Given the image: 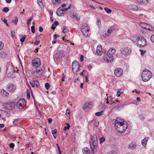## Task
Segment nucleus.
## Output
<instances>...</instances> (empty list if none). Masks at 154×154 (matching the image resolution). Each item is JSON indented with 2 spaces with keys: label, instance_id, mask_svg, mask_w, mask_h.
I'll return each instance as SVG.
<instances>
[{
  "label": "nucleus",
  "instance_id": "f257e3e1",
  "mask_svg": "<svg viewBox=\"0 0 154 154\" xmlns=\"http://www.w3.org/2000/svg\"><path fill=\"white\" fill-rule=\"evenodd\" d=\"M32 64L33 69L32 73L36 77L41 76L43 73L44 69L40 67L41 64L40 59L38 58H35L32 60Z\"/></svg>",
  "mask_w": 154,
  "mask_h": 154
},
{
  "label": "nucleus",
  "instance_id": "f03ea898",
  "mask_svg": "<svg viewBox=\"0 0 154 154\" xmlns=\"http://www.w3.org/2000/svg\"><path fill=\"white\" fill-rule=\"evenodd\" d=\"M115 127L119 132L122 133L125 132L127 128L128 125L123 119L117 118L115 120Z\"/></svg>",
  "mask_w": 154,
  "mask_h": 154
},
{
  "label": "nucleus",
  "instance_id": "7ed1b4c3",
  "mask_svg": "<svg viewBox=\"0 0 154 154\" xmlns=\"http://www.w3.org/2000/svg\"><path fill=\"white\" fill-rule=\"evenodd\" d=\"M152 72L147 69H145L143 71L141 75L142 79L144 82L148 81L152 77Z\"/></svg>",
  "mask_w": 154,
  "mask_h": 154
},
{
  "label": "nucleus",
  "instance_id": "20e7f679",
  "mask_svg": "<svg viewBox=\"0 0 154 154\" xmlns=\"http://www.w3.org/2000/svg\"><path fill=\"white\" fill-rule=\"evenodd\" d=\"M82 33L85 37H88L90 35V31L89 26L86 24H83L81 28Z\"/></svg>",
  "mask_w": 154,
  "mask_h": 154
},
{
  "label": "nucleus",
  "instance_id": "39448f33",
  "mask_svg": "<svg viewBox=\"0 0 154 154\" xmlns=\"http://www.w3.org/2000/svg\"><path fill=\"white\" fill-rule=\"evenodd\" d=\"M147 44V42L146 39L143 37H140L137 42V45L140 48H143Z\"/></svg>",
  "mask_w": 154,
  "mask_h": 154
},
{
  "label": "nucleus",
  "instance_id": "423d86ee",
  "mask_svg": "<svg viewBox=\"0 0 154 154\" xmlns=\"http://www.w3.org/2000/svg\"><path fill=\"white\" fill-rule=\"evenodd\" d=\"M90 144L91 150L93 151L94 150L95 147L97 146V136L96 135L94 134L93 135Z\"/></svg>",
  "mask_w": 154,
  "mask_h": 154
},
{
  "label": "nucleus",
  "instance_id": "0eeeda50",
  "mask_svg": "<svg viewBox=\"0 0 154 154\" xmlns=\"http://www.w3.org/2000/svg\"><path fill=\"white\" fill-rule=\"evenodd\" d=\"M72 69L73 72L75 74L79 69V64L76 60L74 61L72 63Z\"/></svg>",
  "mask_w": 154,
  "mask_h": 154
},
{
  "label": "nucleus",
  "instance_id": "6e6552de",
  "mask_svg": "<svg viewBox=\"0 0 154 154\" xmlns=\"http://www.w3.org/2000/svg\"><path fill=\"white\" fill-rule=\"evenodd\" d=\"M70 5L67 8L62 9L61 8H58L57 11V14L58 16H62L63 14H66L68 9L70 8Z\"/></svg>",
  "mask_w": 154,
  "mask_h": 154
},
{
  "label": "nucleus",
  "instance_id": "1a4fd4ad",
  "mask_svg": "<svg viewBox=\"0 0 154 154\" xmlns=\"http://www.w3.org/2000/svg\"><path fill=\"white\" fill-rule=\"evenodd\" d=\"M26 103V101L24 99L19 100L17 102V106L20 109H22Z\"/></svg>",
  "mask_w": 154,
  "mask_h": 154
},
{
  "label": "nucleus",
  "instance_id": "9d476101",
  "mask_svg": "<svg viewBox=\"0 0 154 154\" xmlns=\"http://www.w3.org/2000/svg\"><path fill=\"white\" fill-rule=\"evenodd\" d=\"M121 53L124 55H128L131 52V49L129 47H126L122 48L120 49Z\"/></svg>",
  "mask_w": 154,
  "mask_h": 154
},
{
  "label": "nucleus",
  "instance_id": "9b49d317",
  "mask_svg": "<svg viewBox=\"0 0 154 154\" xmlns=\"http://www.w3.org/2000/svg\"><path fill=\"white\" fill-rule=\"evenodd\" d=\"M139 25L143 29L150 31H154V28L147 23L141 22L139 23Z\"/></svg>",
  "mask_w": 154,
  "mask_h": 154
},
{
  "label": "nucleus",
  "instance_id": "f8f14e48",
  "mask_svg": "<svg viewBox=\"0 0 154 154\" xmlns=\"http://www.w3.org/2000/svg\"><path fill=\"white\" fill-rule=\"evenodd\" d=\"M15 106V104L13 102H10L6 103L4 104L5 107L7 109L11 110L14 109Z\"/></svg>",
  "mask_w": 154,
  "mask_h": 154
},
{
  "label": "nucleus",
  "instance_id": "ddd939ff",
  "mask_svg": "<svg viewBox=\"0 0 154 154\" xmlns=\"http://www.w3.org/2000/svg\"><path fill=\"white\" fill-rule=\"evenodd\" d=\"M103 60L104 62L110 63L113 60V57L110 56L107 53L103 57Z\"/></svg>",
  "mask_w": 154,
  "mask_h": 154
},
{
  "label": "nucleus",
  "instance_id": "4468645a",
  "mask_svg": "<svg viewBox=\"0 0 154 154\" xmlns=\"http://www.w3.org/2000/svg\"><path fill=\"white\" fill-rule=\"evenodd\" d=\"M123 71L121 68H116L115 71V74L117 77L121 76L123 74Z\"/></svg>",
  "mask_w": 154,
  "mask_h": 154
},
{
  "label": "nucleus",
  "instance_id": "2eb2a0df",
  "mask_svg": "<svg viewBox=\"0 0 154 154\" xmlns=\"http://www.w3.org/2000/svg\"><path fill=\"white\" fill-rule=\"evenodd\" d=\"M128 7L131 10L136 11L138 10V7L137 5L134 4H130L128 5Z\"/></svg>",
  "mask_w": 154,
  "mask_h": 154
},
{
  "label": "nucleus",
  "instance_id": "dca6fc26",
  "mask_svg": "<svg viewBox=\"0 0 154 154\" xmlns=\"http://www.w3.org/2000/svg\"><path fill=\"white\" fill-rule=\"evenodd\" d=\"M116 52L115 49L113 48H110L107 51V53L110 56L113 57V55Z\"/></svg>",
  "mask_w": 154,
  "mask_h": 154
},
{
  "label": "nucleus",
  "instance_id": "f3484780",
  "mask_svg": "<svg viewBox=\"0 0 154 154\" xmlns=\"http://www.w3.org/2000/svg\"><path fill=\"white\" fill-rule=\"evenodd\" d=\"M136 3L140 5H146L149 2V0H136Z\"/></svg>",
  "mask_w": 154,
  "mask_h": 154
},
{
  "label": "nucleus",
  "instance_id": "a211bd4d",
  "mask_svg": "<svg viewBox=\"0 0 154 154\" xmlns=\"http://www.w3.org/2000/svg\"><path fill=\"white\" fill-rule=\"evenodd\" d=\"M96 52L98 55H101L102 54V48L101 45H98L97 48Z\"/></svg>",
  "mask_w": 154,
  "mask_h": 154
},
{
  "label": "nucleus",
  "instance_id": "6ab92c4d",
  "mask_svg": "<svg viewBox=\"0 0 154 154\" xmlns=\"http://www.w3.org/2000/svg\"><path fill=\"white\" fill-rule=\"evenodd\" d=\"M140 37L138 35H135L132 36L131 37V39L134 42H135L136 44H137V42L138 41L139 39L140 38Z\"/></svg>",
  "mask_w": 154,
  "mask_h": 154
},
{
  "label": "nucleus",
  "instance_id": "aec40b11",
  "mask_svg": "<svg viewBox=\"0 0 154 154\" xmlns=\"http://www.w3.org/2000/svg\"><path fill=\"white\" fill-rule=\"evenodd\" d=\"M7 88L8 91L13 92L16 90V87L15 85H8Z\"/></svg>",
  "mask_w": 154,
  "mask_h": 154
},
{
  "label": "nucleus",
  "instance_id": "412c9836",
  "mask_svg": "<svg viewBox=\"0 0 154 154\" xmlns=\"http://www.w3.org/2000/svg\"><path fill=\"white\" fill-rule=\"evenodd\" d=\"M65 54V52L63 50H61L57 53V55L59 58H61L64 56Z\"/></svg>",
  "mask_w": 154,
  "mask_h": 154
},
{
  "label": "nucleus",
  "instance_id": "4be33fe9",
  "mask_svg": "<svg viewBox=\"0 0 154 154\" xmlns=\"http://www.w3.org/2000/svg\"><path fill=\"white\" fill-rule=\"evenodd\" d=\"M149 139V137H146L143 140H142L141 141V144L143 146L145 147L146 146V143L148 141Z\"/></svg>",
  "mask_w": 154,
  "mask_h": 154
},
{
  "label": "nucleus",
  "instance_id": "5701e85b",
  "mask_svg": "<svg viewBox=\"0 0 154 154\" xmlns=\"http://www.w3.org/2000/svg\"><path fill=\"white\" fill-rule=\"evenodd\" d=\"M90 103H85L83 106V109L84 110L86 111L87 110H88L90 109Z\"/></svg>",
  "mask_w": 154,
  "mask_h": 154
},
{
  "label": "nucleus",
  "instance_id": "b1692460",
  "mask_svg": "<svg viewBox=\"0 0 154 154\" xmlns=\"http://www.w3.org/2000/svg\"><path fill=\"white\" fill-rule=\"evenodd\" d=\"M82 152L83 154H90V152L89 149L86 147L82 149Z\"/></svg>",
  "mask_w": 154,
  "mask_h": 154
},
{
  "label": "nucleus",
  "instance_id": "393cba45",
  "mask_svg": "<svg viewBox=\"0 0 154 154\" xmlns=\"http://www.w3.org/2000/svg\"><path fill=\"white\" fill-rule=\"evenodd\" d=\"M106 103L107 104H112L114 102L112 100L110 97H107L106 98Z\"/></svg>",
  "mask_w": 154,
  "mask_h": 154
},
{
  "label": "nucleus",
  "instance_id": "a878e982",
  "mask_svg": "<svg viewBox=\"0 0 154 154\" xmlns=\"http://www.w3.org/2000/svg\"><path fill=\"white\" fill-rule=\"evenodd\" d=\"M112 30V29L111 28H110L108 30L107 32L106 33H105V34L103 35V36L104 37H106L109 36L111 34Z\"/></svg>",
  "mask_w": 154,
  "mask_h": 154
},
{
  "label": "nucleus",
  "instance_id": "bb28decb",
  "mask_svg": "<svg viewBox=\"0 0 154 154\" xmlns=\"http://www.w3.org/2000/svg\"><path fill=\"white\" fill-rule=\"evenodd\" d=\"M57 130L56 129H55L54 130L52 131V133L53 135V137L55 139L56 138L57 135Z\"/></svg>",
  "mask_w": 154,
  "mask_h": 154
},
{
  "label": "nucleus",
  "instance_id": "cd10ccee",
  "mask_svg": "<svg viewBox=\"0 0 154 154\" xmlns=\"http://www.w3.org/2000/svg\"><path fill=\"white\" fill-rule=\"evenodd\" d=\"M1 93L3 96H7L9 95V93L4 89L1 90Z\"/></svg>",
  "mask_w": 154,
  "mask_h": 154
},
{
  "label": "nucleus",
  "instance_id": "c85d7f7f",
  "mask_svg": "<svg viewBox=\"0 0 154 154\" xmlns=\"http://www.w3.org/2000/svg\"><path fill=\"white\" fill-rule=\"evenodd\" d=\"M53 3L56 5H58L61 3V0H52Z\"/></svg>",
  "mask_w": 154,
  "mask_h": 154
},
{
  "label": "nucleus",
  "instance_id": "c756f323",
  "mask_svg": "<svg viewBox=\"0 0 154 154\" xmlns=\"http://www.w3.org/2000/svg\"><path fill=\"white\" fill-rule=\"evenodd\" d=\"M129 148L131 149H134L136 147V145L134 143H131L129 144Z\"/></svg>",
  "mask_w": 154,
  "mask_h": 154
},
{
  "label": "nucleus",
  "instance_id": "7c9ffc66",
  "mask_svg": "<svg viewBox=\"0 0 154 154\" xmlns=\"http://www.w3.org/2000/svg\"><path fill=\"white\" fill-rule=\"evenodd\" d=\"M104 111L103 110H102L100 112H97L95 113V115L97 116H100L101 115H102L103 114V112Z\"/></svg>",
  "mask_w": 154,
  "mask_h": 154
},
{
  "label": "nucleus",
  "instance_id": "2f4dec72",
  "mask_svg": "<svg viewBox=\"0 0 154 154\" xmlns=\"http://www.w3.org/2000/svg\"><path fill=\"white\" fill-rule=\"evenodd\" d=\"M72 17L73 18L75 19L78 21H79L80 20V17L76 15H72Z\"/></svg>",
  "mask_w": 154,
  "mask_h": 154
},
{
  "label": "nucleus",
  "instance_id": "473e14b6",
  "mask_svg": "<svg viewBox=\"0 0 154 154\" xmlns=\"http://www.w3.org/2000/svg\"><path fill=\"white\" fill-rule=\"evenodd\" d=\"M33 82L35 86L36 85L37 87H38L39 86V82L37 80H34L33 81Z\"/></svg>",
  "mask_w": 154,
  "mask_h": 154
},
{
  "label": "nucleus",
  "instance_id": "72a5a7b5",
  "mask_svg": "<svg viewBox=\"0 0 154 154\" xmlns=\"http://www.w3.org/2000/svg\"><path fill=\"white\" fill-rule=\"evenodd\" d=\"M18 21V18L17 17H15L14 20H12V22L14 23V24L16 25L17 24V23Z\"/></svg>",
  "mask_w": 154,
  "mask_h": 154
},
{
  "label": "nucleus",
  "instance_id": "f704fd0d",
  "mask_svg": "<svg viewBox=\"0 0 154 154\" xmlns=\"http://www.w3.org/2000/svg\"><path fill=\"white\" fill-rule=\"evenodd\" d=\"M19 121V119H15L13 121V124L15 125H17L18 124Z\"/></svg>",
  "mask_w": 154,
  "mask_h": 154
},
{
  "label": "nucleus",
  "instance_id": "c9c22d12",
  "mask_svg": "<svg viewBox=\"0 0 154 154\" xmlns=\"http://www.w3.org/2000/svg\"><path fill=\"white\" fill-rule=\"evenodd\" d=\"M104 9L105 11L108 14L110 13L112 11V10L110 9L107 8H105Z\"/></svg>",
  "mask_w": 154,
  "mask_h": 154
},
{
  "label": "nucleus",
  "instance_id": "e433bc0d",
  "mask_svg": "<svg viewBox=\"0 0 154 154\" xmlns=\"http://www.w3.org/2000/svg\"><path fill=\"white\" fill-rule=\"evenodd\" d=\"M105 138L104 137H101L100 140V144H102L105 141Z\"/></svg>",
  "mask_w": 154,
  "mask_h": 154
},
{
  "label": "nucleus",
  "instance_id": "4c0bfd02",
  "mask_svg": "<svg viewBox=\"0 0 154 154\" xmlns=\"http://www.w3.org/2000/svg\"><path fill=\"white\" fill-rule=\"evenodd\" d=\"M9 11V9L8 7H5L2 9V11L5 13H7Z\"/></svg>",
  "mask_w": 154,
  "mask_h": 154
},
{
  "label": "nucleus",
  "instance_id": "58836bf2",
  "mask_svg": "<svg viewBox=\"0 0 154 154\" xmlns=\"http://www.w3.org/2000/svg\"><path fill=\"white\" fill-rule=\"evenodd\" d=\"M69 30L67 29H66L65 26H63V29L62 30V32L63 33H66L68 32Z\"/></svg>",
  "mask_w": 154,
  "mask_h": 154
},
{
  "label": "nucleus",
  "instance_id": "ea45409f",
  "mask_svg": "<svg viewBox=\"0 0 154 154\" xmlns=\"http://www.w3.org/2000/svg\"><path fill=\"white\" fill-rule=\"evenodd\" d=\"M4 47V44L1 41H0V50L2 49Z\"/></svg>",
  "mask_w": 154,
  "mask_h": 154
},
{
  "label": "nucleus",
  "instance_id": "a19ab883",
  "mask_svg": "<svg viewBox=\"0 0 154 154\" xmlns=\"http://www.w3.org/2000/svg\"><path fill=\"white\" fill-rule=\"evenodd\" d=\"M97 24L98 26H100L101 25V22L100 20L99 19H97Z\"/></svg>",
  "mask_w": 154,
  "mask_h": 154
},
{
  "label": "nucleus",
  "instance_id": "79ce46f5",
  "mask_svg": "<svg viewBox=\"0 0 154 154\" xmlns=\"http://www.w3.org/2000/svg\"><path fill=\"white\" fill-rule=\"evenodd\" d=\"M37 1L40 6H43V4L41 0H37Z\"/></svg>",
  "mask_w": 154,
  "mask_h": 154
},
{
  "label": "nucleus",
  "instance_id": "37998d69",
  "mask_svg": "<svg viewBox=\"0 0 154 154\" xmlns=\"http://www.w3.org/2000/svg\"><path fill=\"white\" fill-rule=\"evenodd\" d=\"M31 32L33 33H34L35 32V26H32L31 27Z\"/></svg>",
  "mask_w": 154,
  "mask_h": 154
},
{
  "label": "nucleus",
  "instance_id": "c03bdc74",
  "mask_svg": "<svg viewBox=\"0 0 154 154\" xmlns=\"http://www.w3.org/2000/svg\"><path fill=\"white\" fill-rule=\"evenodd\" d=\"M140 52L141 54L142 55H143L146 52V51L145 50L141 49L140 50Z\"/></svg>",
  "mask_w": 154,
  "mask_h": 154
},
{
  "label": "nucleus",
  "instance_id": "a18cd8bd",
  "mask_svg": "<svg viewBox=\"0 0 154 154\" xmlns=\"http://www.w3.org/2000/svg\"><path fill=\"white\" fill-rule=\"evenodd\" d=\"M32 17H31L29 19L27 20V24L29 26L30 22L32 20Z\"/></svg>",
  "mask_w": 154,
  "mask_h": 154
},
{
  "label": "nucleus",
  "instance_id": "49530a36",
  "mask_svg": "<svg viewBox=\"0 0 154 154\" xmlns=\"http://www.w3.org/2000/svg\"><path fill=\"white\" fill-rule=\"evenodd\" d=\"M45 86L47 89H48L50 87L49 84L48 83H46L45 84Z\"/></svg>",
  "mask_w": 154,
  "mask_h": 154
},
{
  "label": "nucleus",
  "instance_id": "de8ad7c7",
  "mask_svg": "<svg viewBox=\"0 0 154 154\" xmlns=\"http://www.w3.org/2000/svg\"><path fill=\"white\" fill-rule=\"evenodd\" d=\"M151 41L153 42H154V35H152L150 38Z\"/></svg>",
  "mask_w": 154,
  "mask_h": 154
},
{
  "label": "nucleus",
  "instance_id": "09e8293b",
  "mask_svg": "<svg viewBox=\"0 0 154 154\" xmlns=\"http://www.w3.org/2000/svg\"><path fill=\"white\" fill-rule=\"evenodd\" d=\"M67 126H66V127H65L64 128V130H66V129H69V128H70V125H69L68 124H67Z\"/></svg>",
  "mask_w": 154,
  "mask_h": 154
},
{
  "label": "nucleus",
  "instance_id": "8fccbe9b",
  "mask_svg": "<svg viewBox=\"0 0 154 154\" xmlns=\"http://www.w3.org/2000/svg\"><path fill=\"white\" fill-rule=\"evenodd\" d=\"M11 36L12 38H14L15 36V32L14 31L11 32Z\"/></svg>",
  "mask_w": 154,
  "mask_h": 154
},
{
  "label": "nucleus",
  "instance_id": "3c124183",
  "mask_svg": "<svg viewBox=\"0 0 154 154\" xmlns=\"http://www.w3.org/2000/svg\"><path fill=\"white\" fill-rule=\"evenodd\" d=\"M14 144L13 143H11L10 144V147L11 148H13L14 147Z\"/></svg>",
  "mask_w": 154,
  "mask_h": 154
},
{
  "label": "nucleus",
  "instance_id": "603ef678",
  "mask_svg": "<svg viewBox=\"0 0 154 154\" xmlns=\"http://www.w3.org/2000/svg\"><path fill=\"white\" fill-rule=\"evenodd\" d=\"M3 22L6 24V25L8 26V23L7 20L5 19H4L3 20Z\"/></svg>",
  "mask_w": 154,
  "mask_h": 154
},
{
  "label": "nucleus",
  "instance_id": "864d4df0",
  "mask_svg": "<svg viewBox=\"0 0 154 154\" xmlns=\"http://www.w3.org/2000/svg\"><path fill=\"white\" fill-rule=\"evenodd\" d=\"M121 94V93L119 91H118L117 92L116 95L117 97H119L120 96Z\"/></svg>",
  "mask_w": 154,
  "mask_h": 154
},
{
  "label": "nucleus",
  "instance_id": "5fc2aeb1",
  "mask_svg": "<svg viewBox=\"0 0 154 154\" xmlns=\"http://www.w3.org/2000/svg\"><path fill=\"white\" fill-rule=\"evenodd\" d=\"M25 37H22L21 39H20V41L21 42H24V40H25Z\"/></svg>",
  "mask_w": 154,
  "mask_h": 154
},
{
  "label": "nucleus",
  "instance_id": "6e6d98bb",
  "mask_svg": "<svg viewBox=\"0 0 154 154\" xmlns=\"http://www.w3.org/2000/svg\"><path fill=\"white\" fill-rule=\"evenodd\" d=\"M109 154H117V153L116 151H113L110 152Z\"/></svg>",
  "mask_w": 154,
  "mask_h": 154
},
{
  "label": "nucleus",
  "instance_id": "4d7b16f0",
  "mask_svg": "<svg viewBox=\"0 0 154 154\" xmlns=\"http://www.w3.org/2000/svg\"><path fill=\"white\" fill-rule=\"evenodd\" d=\"M70 110L69 109H67L66 110V115H67L70 114Z\"/></svg>",
  "mask_w": 154,
  "mask_h": 154
},
{
  "label": "nucleus",
  "instance_id": "13d9d810",
  "mask_svg": "<svg viewBox=\"0 0 154 154\" xmlns=\"http://www.w3.org/2000/svg\"><path fill=\"white\" fill-rule=\"evenodd\" d=\"M39 31L40 32H42L43 31V29L42 27V26H40L39 27Z\"/></svg>",
  "mask_w": 154,
  "mask_h": 154
},
{
  "label": "nucleus",
  "instance_id": "bf43d9fd",
  "mask_svg": "<svg viewBox=\"0 0 154 154\" xmlns=\"http://www.w3.org/2000/svg\"><path fill=\"white\" fill-rule=\"evenodd\" d=\"M29 83L31 85L32 87H34L35 86L33 81H32L31 82H30Z\"/></svg>",
  "mask_w": 154,
  "mask_h": 154
},
{
  "label": "nucleus",
  "instance_id": "052dcab7",
  "mask_svg": "<svg viewBox=\"0 0 154 154\" xmlns=\"http://www.w3.org/2000/svg\"><path fill=\"white\" fill-rule=\"evenodd\" d=\"M124 106V105H121L120 106H118L117 109H119L120 108H123V107Z\"/></svg>",
  "mask_w": 154,
  "mask_h": 154
},
{
  "label": "nucleus",
  "instance_id": "680f3d73",
  "mask_svg": "<svg viewBox=\"0 0 154 154\" xmlns=\"http://www.w3.org/2000/svg\"><path fill=\"white\" fill-rule=\"evenodd\" d=\"M59 35H58L57 34H54V39H56L57 37H59Z\"/></svg>",
  "mask_w": 154,
  "mask_h": 154
},
{
  "label": "nucleus",
  "instance_id": "e2e57ef3",
  "mask_svg": "<svg viewBox=\"0 0 154 154\" xmlns=\"http://www.w3.org/2000/svg\"><path fill=\"white\" fill-rule=\"evenodd\" d=\"M56 26H56V25L55 24L53 23L51 27L53 29H54L56 28Z\"/></svg>",
  "mask_w": 154,
  "mask_h": 154
},
{
  "label": "nucleus",
  "instance_id": "0e129e2a",
  "mask_svg": "<svg viewBox=\"0 0 154 154\" xmlns=\"http://www.w3.org/2000/svg\"><path fill=\"white\" fill-rule=\"evenodd\" d=\"M83 60V56L82 55H81L80 57V61L82 62Z\"/></svg>",
  "mask_w": 154,
  "mask_h": 154
},
{
  "label": "nucleus",
  "instance_id": "69168bd1",
  "mask_svg": "<svg viewBox=\"0 0 154 154\" xmlns=\"http://www.w3.org/2000/svg\"><path fill=\"white\" fill-rule=\"evenodd\" d=\"M133 92H135L137 94H140V91H137L136 90H135L133 91Z\"/></svg>",
  "mask_w": 154,
  "mask_h": 154
},
{
  "label": "nucleus",
  "instance_id": "338daca9",
  "mask_svg": "<svg viewBox=\"0 0 154 154\" xmlns=\"http://www.w3.org/2000/svg\"><path fill=\"white\" fill-rule=\"evenodd\" d=\"M85 77V79L86 80V81L87 82H88V76L87 75H86Z\"/></svg>",
  "mask_w": 154,
  "mask_h": 154
},
{
  "label": "nucleus",
  "instance_id": "774afa93",
  "mask_svg": "<svg viewBox=\"0 0 154 154\" xmlns=\"http://www.w3.org/2000/svg\"><path fill=\"white\" fill-rule=\"evenodd\" d=\"M39 43H40L39 41H37L35 42L34 44L36 45H37L39 44Z\"/></svg>",
  "mask_w": 154,
  "mask_h": 154
}]
</instances>
